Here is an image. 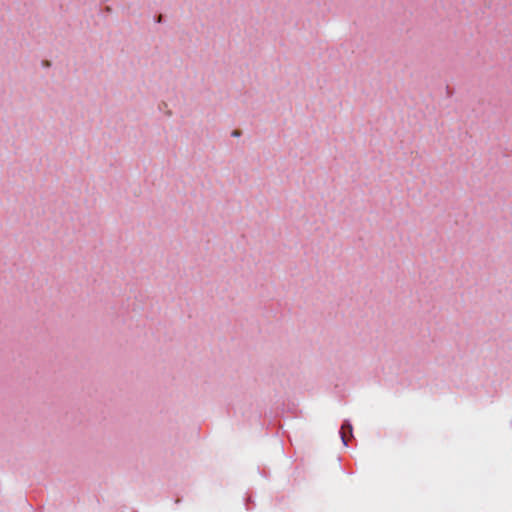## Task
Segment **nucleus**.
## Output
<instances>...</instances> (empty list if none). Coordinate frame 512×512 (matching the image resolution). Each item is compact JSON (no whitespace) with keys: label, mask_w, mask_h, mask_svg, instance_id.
<instances>
[{"label":"nucleus","mask_w":512,"mask_h":512,"mask_svg":"<svg viewBox=\"0 0 512 512\" xmlns=\"http://www.w3.org/2000/svg\"><path fill=\"white\" fill-rule=\"evenodd\" d=\"M161 20H162V16L160 15V16L158 17L157 21H158V22H161Z\"/></svg>","instance_id":"7ed1b4c3"},{"label":"nucleus","mask_w":512,"mask_h":512,"mask_svg":"<svg viewBox=\"0 0 512 512\" xmlns=\"http://www.w3.org/2000/svg\"><path fill=\"white\" fill-rule=\"evenodd\" d=\"M239 135H240V131H238V130H234L232 132V136H234V137H238Z\"/></svg>","instance_id":"f03ea898"},{"label":"nucleus","mask_w":512,"mask_h":512,"mask_svg":"<svg viewBox=\"0 0 512 512\" xmlns=\"http://www.w3.org/2000/svg\"><path fill=\"white\" fill-rule=\"evenodd\" d=\"M346 430L349 432V434L352 433V426L349 423H345L341 427V438H342L344 445H347V443H348V439L346 436Z\"/></svg>","instance_id":"f257e3e1"}]
</instances>
